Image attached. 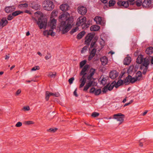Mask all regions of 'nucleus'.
<instances>
[{"label":"nucleus","instance_id":"32","mask_svg":"<svg viewBox=\"0 0 153 153\" xmlns=\"http://www.w3.org/2000/svg\"><path fill=\"white\" fill-rule=\"evenodd\" d=\"M101 93V90L100 88L97 89H95V92L94 93V95L96 96L99 95Z\"/></svg>","mask_w":153,"mask_h":153},{"label":"nucleus","instance_id":"3","mask_svg":"<svg viewBox=\"0 0 153 153\" xmlns=\"http://www.w3.org/2000/svg\"><path fill=\"white\" fill-rule=\"evenodd\" d=\"M86 19L85 16H80L77 19V22L76 23V27H74L73 29H79L78 27L81 26L83 27L85 25L87 26L89 25H86Z\"/></svg>","mask_w":153,"mask_h":153},{"label":"nucleus","instance_id":"43","mask_svg":"<svg viewBox=\"0 0 153 153\" xmlns=\"http://www.w3.org/2000/svg\"><path fill=\"white\" fill-rule=\"evenodd\" d=\"M57 129V128H50L47 130V131L49 132H55L56 130Z\"/></svg>","mask_w":153,"mask_h":153},{"label":"nucleus","instance_id":"41","mask_svg":"<svg viewBox=\"0 0 153 153\" xmlns=\"http://www.w3.org/2000/svg\"><path fill=\"white\" fill-rule=\"evenodd\" d=\"M96 70L95 69L91 68V69L90 70V74L89 75H90L91 76H93V75H94V73L95 72Z\"/></svg>","mask_w":153,"mask_h":153},{"label":"nucleus","instance_id":"14","mask_svg":"<svg viewBox=\"0 0 153 153\" xmlns=\"http://www.w3.org/2000/svg\"><path fill=\"white\" fill-rule=\"evenodd\" d=\"M53 29H49V30H47L44 31L43 32V35L45 36L48 37L49 35H51L54 36L55 35V33L53 32Z\"/></svg>","mask_w":153,"mask_h":153},{"label":"nucleus","instance_id":"28","mask_svg":"<svg viewBox=\"0 0 153 153\" xmlns=\"http://www.w3.org/2000/svg\"><path fill=\"white\" fill-rule=\"evenodd\" d=\"M23 13V11L20 10L16 11L12 13V16H13L14 17L21 14Z\"/></svg>","mask_w":153,"mask_h":153},{"label":"nucleus","instance_id":"58","mask_svg":"<svg viewBox=\"0 0 153 153\" xmlns=\"http://www.w3.org/2000/svg\"><path fill=\"white\" fill-rule=\"evenodd\" d=\"M51 56L50 53H48V55L46 56L45 57V58L46 60H48L50 59L51 57Z\"/></svg>","mask_w":153,"mask_h":153},{"label":"nucleus","instance_id":"57","mask_svg":"<svg viewBox=\"0 0 153 153\" xmlns=\"http://www.w3.org/2000/svg\"><path fill=\"white\" fill-rule=\"evenodd\" d=\"M94 56L90 54L88 58V60H91L93 59V58Z\"/></svg>","mask_w":153,"mask_h":153},{"label":"nucleus","instance_id":"2","mask_svg":"<svg viewBox=\"0 0 153 153\" xmlns=\"http://www.w3.org/2000/svg\"><path fill=\"white\" fill-rule=\"evenodd\" d=\"M89 67V65H88L87 64L85 65L80 73V76L83 75L80 79V81L81 83L79 85L80 88L82 87L84 85L86 82L87 79L85 78V75L87 74V73H86V71Z\"/></svg>","mask_w":153,"mask_h":153},{"label":"nucleus","instance_id":"44","mask_svg":"<svg viewBox=\"0 0 153 153\" xmlns=\"http://www.w3.org/2000/svg\"><path fill=\"white\" fill-rule=\"evenodd\" d=\"M14 18V17L13 16H12V13L11 14H10L9 15L7 18V19L9 20H12Z\"/></svg>","mask_w":153,"mask_h":153},{"label":"nucleus","instance_id":"10","mask_svg":"<svg viewBox=\"0 0 153 153\" xmlns=\"http://www.w3.org/2000/svg\"><path fill=\"white\" fill-rule=\"evenodd\" d=\"M94 20L97 24H99L102 26H104L105 25V21L102 20V17L100 16H96L94 19Z\"/></svg>","mask_w":153,"mask_h":153},{"label":"nucleus","instance_id":"63","mask_svg":"<svg viewBox=\"0 0 153 153\" xmlns=\"http://www.w3.org/2000/svg\"><path fill=\"white\" fill-rule=\"evenodd\" d=\"M148 68H145L143 69V71L142 72V74H143L145 75L146 74Z\"/></svg>","mask_w":153,"mask_h":153},{"label":"nucleus","instance_id":"59","mask_svg":"<svg viewBox=\"0 0 153 153\" xmlns=\"http://www.w3.org/2000/svg\"><path fill=\"white\" fill-rule=\"evenodd\" d=\"M89 88V87L87 85H86L84 87L83 91H86L88 90V89Z\"/></svg>","mask_w":153,"mask_h":153},{"label":"nucleus","instance_id":"60","mask_svg":"<svg viewBox=\"0 0 153 153\" xmlns=\"http://www.w3.org/2000/svg\"><path fill=\"white\" fill-rule=\"evenodd\" d=\"M87 79L89 80H91L92 79H94V78L92 76H90V75H89L87 76Z\"/></svg>","mask_w":153,"mask_h":153},{"label":"nucleus","instance_id":"37","mask_svg":"<svg viewBox=\"0 0 153 153\" xmlns=\"http://www.w3.org/2000/svg\"><path fill=\"white\" fill-rule=\"evenodd\" d=\"M131 79L130 82L131 83H134L137 81H139L140 80V79H138L136 77V78H135L134 77H132L131 76Z\"/></svg>","mask_w":153,"mask_h":153},{"label":"nucleus","instance_id":"62","mask_svg":"<svg viewBox=\"0 0 153 153\" xmlns=\"http://www.w3.org/2000/svg\"><path fill=\"white\" fill-rule=\"evenodd\" d=\"M42 6L45 9L47 8V5H46V2L45 3V1L42 3Z\"/></svg>","mask_w":153,"mask_h":153},{"label":"nucleus","instance_id":"35","mask_svg":"<svg viewBox=\"0 0 153 153\" xmlns=\"http://www.w3.org/2000/svg\"><path fill=\"white\" fill-rule=\"evenodd\" d=\"M58 13V11L55 10H53L51 13V19L54 16H57V14Z\"/></svg>","mask_w":153,"mask_h":153},{"label":"nucleus","instance_id":"4","mask_svg":"<svg viewBox=\"0 0 153 153\" xmlns=\"http://www.w3.org/2000/svg\"><path fill=\"white\" fill-rule=\"evenodd\" d=\"M74 13H73L70 14L68 13V29H71L72 27L74 28V26H76L75 23L73 22Z\"/></svg>","mask_w":153,"mask_h":153},{"label":"nucleus","instance_id":"31","mask_svg":"<svg viewBox=\"0 0 153 153\" xmlns=\"http://www.w3.org/2000/svg\"><path fill=\"white\" fill-rule=\"evenodd\" d=\"M109 84H110L109 82L106 85L102 88V91L103 93H106L108 90V86H109Z\"/></svg>","mask_w":153,"mask_h":153},{"label":"nucleus","instance_id":"23","mask_svg":"<svg viewBox=\"0 0 153 153\" xmlns=\"http://www.w3.org/2000/svg\"><path fill=\"white\" fill-rule=\"evenodd\" d=\"M65 17V19L66 22L67 21V11H65V12H63L62 14L59 17V19L61 21H62V18Z\"/></svg>","mask_w":153,"mask_h":153},{"label":"nucleus","instance_id":"49","mask_svg":"<svg viewBox=\"0 0 153 153\" xmlns=\"http://www.w3.org/2000/svg\"><path fill=\"white\" fill-rule=\"evenodd\" d=\"M56 74L55 73L54 74H53L52 72L50 73L48 76L51 78H54L56 76Z\"/></svg>","mask_w":153,"mask_h":153},{"label":"nucleus","instance_id":"19","mask_svg":"<svg viewBox=\"0 0 153 153\" xmlns=\"http://www.w3.org/2000/svg\"><path fill=\"white\" fill-rule=\"evenodd\" d=\"M97 39H96V37L94 38V40L93 39L91 42L90 45V46L89 48V51H90L91 48H96L97 45L96 44V41H97Z\"/></svg>","mask_w":153,"mask_h":153},{"label":"nucleus","instance_id":"25","mask_svg":"<svg viewBox=\"0 0 153 153\" xmlns=\"http://www.w3.org/2000/svg\"><path fill=\"white\" fill-rule=\"evenodd\" d=\"M85 32L83 30L79 33L76 36V38L78 39H82L83 36L85 35Z\"/></svg>","mask_w":153,"mask_h":153},{"label":"nucleus","instance_id":"64","mask_svg":"<svg viewBox=\"0 0 153 153\" xmlns=\"http://www.w3.org/2000/svg\"><path fill=\"white\" fill-rule=\"evenodd\" d=\"M24 12L26 13L29 14L31 15L32 14L31 12L29 10H26L24 11Z\"/></svg>","mask_w":153,"mask_h":153},{"label":"nucleus","instance_id":"9","mask_svg":"<svg viewBox=\"0 0 153 153\" xmlns=\"http://www.w3.org/2000/svg\"><path fill=\"white\" fill-rule=\"evenodd\" d=\"M56 20L54 18L51 19V21L48 22L47 27L50 29H56Z\"/></svg>","mask_w":153,"mask_h":153},{"label":"nucleus","instance_id":"40","mask_svg":"<svg viewBox=\"0 0 153 153\" xmlns=\"http://www.w3.org/2000/svg\"><path fill=\"white\" fill-rule=\"evenodd\" d=\"M142 76V73L141 71H138L137 73H136V76L137 78H138V79H140V78H139L140 77H141Z\"/></svg>","mask_w":153,"mask_h":153},{"label":"nucleus","instance_id":"45","mask_svg":"<svg viewBox=\"0 0 153 153\" xmlns=\"http://www.w3.org/2000/svg\"><path fill=\"white\" fill-rule=\"evenodd\" d=\"M99 113L97 112H93L91 116L94 117H97L99 115Z\"/></svg>","mask_w":153,"mask_h":153},{"label":"nucleus","instance_id":"46","mask_svg":"<svg viewBox=\"0 0 153 153\" xmlns=\"http://www.w3.org/2000/svg\"><path fill=\"white\" fill-rule=\"evenodd\" d=\"M97 49L96 48H93L92 51H91L90 54L95 56V54L96 53Z\"/></svg>","mask_w":153,"mask_h":153},{"label":"nucleus","instance_id":"5","mask_svg":"<svg viewBox=\"0 0 153 153\" xmlns=\"http://www.w3.org/2000/svg\"><path fill=\"white\" fill-rule=\"evenodd\" d=\"M135 0H128V1H122L118 0L117 3V4L118 6L119 7H121V8H127L129 6V2H134Z\"/></svg>","mask_w":153,"mask_h":153},{"label":"nucleus","instance_id":"11","mask_svg":"<svg viewBox=\"0 0 153 153\" xmlns=\"http://www.w3.org/2000/svg\"><path fill=\"white\" fill-rule=\"evenodd\" d=\"M77 11L80 14L82 15H84L87 13V10L86 7L83 6H81L78 7Z\"/></svg>","mask_w":153,"mask_h":153},{"label":"nucleus","instance_id":"16","mask_svg":"<svg viewBox=\"0 0 153 153\" xmlns=\"http://www.w3.org/2000/svg\"><path fill=\"white\" fill-rule=\"evenodd\" d=\"M16 10L15 6L13 5L8 7H6L5 8L4 10L6 13H9L14 11Z\"/></svg>","mask_w":153,"mask_h":153},{"label":"nucleus","instance_id":"22","mask_svg":"<svg viewBox=\"0 0 153 153\" xmlns=\"http://www.w3.org/2000/svg\"><path fill=\"white\" fill-rule=\"evenodd\" d=\"M143 55L141 54L138 56L136 59V62L138 64H141L143 62Z\"/></svg>","mask_w":153,"mask_h":153},{"label":"nucleus","instance_id":"17","mask_svg":"<svg viewBox=\"0 0 153 153\" xmlns=\"http://www.w3.org/2000/svg\"><path fill=\"white\" fill-rule=\"evenodd\" d=\"M34 14L35 18L37 17L38 19V18H42L45 16L44 14L40 11H38L35 12Z\"/></svg>","mask_w":153,"mask_h":153},{"label":"nucleus","instance_id":"7","mask_svg":"<svg viewBox=\"0 0 153 153\" xmlns=\"http://www.w3.org/2000/svg\"><path fill=\"white\" fill-rule=\"evenodd\" d=\"M125 117V115L121 113L114 114L113 115V118L116 119L117 121H119L120 122V124L123 121Z\"/></svg>","mask_w":153,"mask_h":153},{"label":"nucleus","instance_id":"61","mask_svg":"<svg viewBox=\"0 0 153 153\" xmlns=\"http://www.w3.org/2000/svg\"><path fill=\"white\" fill-rule=\"evenodd\" d=\"M25 123L27 125H30L31 124H33L34 123H33V121H28L25 122Z\"/></svg>","mask_w":153,"mask_h":153},{"label":"nucleus","instance_id":"29","mask_svg":"<svg viewBox=\"0 0 153 153\" xmlns=\"http://www.w3.org/2000/svg\"><path fill=\"white\" fill-rule=\"evenodd\" d=\"M67 6V3L62 4L59 7L60 9L63 12H65V11L66 10V11H67V7H66L65 9V6Z\"/></svg>","mask_w":153,"mask_h":153},{"label":"nucleus","instance_id":"21","mask_svg":"<svg viewBox=\"0 0 153 153\" xmlns=\"http://www.w3.org/2000/svg\"><path fill=\"white\" fill-rule=\"evenodd\" d=\"M131 58L130 57H126L123 60V63L124 65H128L131 62Z\"/></svg>","mask_w":153,"mask_h":153},{"label":"nucleus","instance_id":"50","mask_svg":"<svg viewBox=\"0 0 153 153\" xmlns=\"http://www.w3.org/2000/svg\"><path fill=\"white\" fill-rule=\"evenodd\" d=\"M19 6H22V7L27 8L28 7V4L26 3H25L24 4H21L19 5Z\"/></svg>","mask_w":153,"mask_h":153},{"label":"nucleus","instance_id":"1","mask_svg":"<svg viewBox=\"0 0 153 153\" xmlns=\"http://www.w3.org/2000/svg\"><path fill=\"white\" fill-rule=\"evenodd\" d=\"M33 20H35L38 25L39 29H46L48 25V18L46 15L42 18H38V20L36 18L32 17Z\"/></svg>","mask_w":153,"mask_h":153},{"label":"nucleus","instance_id":"18","mask_svg":"<svg viewBox=\"0 0 153 153\" xmlns=\"http://www.w3.org/2000/svg\"><path fill=\"white\" fill-rule=\"evenodd\" d=\"M150 63L149 60L148 58H145L144 59L143 62L142 63L143 65L144 66L145 68H148V66Z\"/></svg>","mask_w":153,"mask_h":153},{"label":"nucleus","instance_id":"48","mask_svg":"<svg viewBox=\"0 0 153 153\" xmlns=\"http://www.w3.org/2000/svg\"><path fill=\"white\" fill-rule=\"evenodd\" d=\"M48 91H46L45 93V99L46 101H48L49 100L50 96L49 95Z\"/></svg>","mask_w":153,"mask_h":153},{"label":"nucleus","instance_id":"38","mask_svg":"<svg viewBox=\"0 0 153 153\" xmlns=\"http://www.w3.org/2000/svg\"><path fill=\"white\" fill-rule=\"evenodd\" d=\"M87 62V61L86 60H84L82 61L80 63L79 66L80 68H82L83 66Z\"/></svg>","mask_w":153,"mask_h":153},{"label":"nucleus","instance_id":"13","mask_svg":"<svg viewBox=\"0 0 153 153\" xmlns=\"http://www.w3.org/2000/svg\"><path fill=\"white\" fill-rule=\"evenodd\" d=\"M152 0H144L143 2V7L144 8H149L151 7Z\"/></svg>","mask_w":153,"mask_h":153},{"label":"nucleus","instance_id":"53","mask_svg":"<svg viewBox=\"0 0 153 153\" xmlns=\"http://www.w3.org/2000/svg\"><path fill=\"white\" fill-rule=\"evenodd\" d=\"M74 78L73 77H71L68 80V82L70 84H71L73 83V81L74 80Z\"/></svg>","mask_w":153,"mask_h":153},{"label":"nucleus","instance_id":"26","mask_svg":"<svg viewBox=\"0 0 153 153\" xmlns=\"http://www.w3.org/2000/svg\"><path fill=\"white\" fill-rule=\"evenodd\" d=\"M115 82H116L115 81L113 82L110 84H109V86H108V91H111L113 89L114 87H115L116 85L115 84Z\"/></svg>","mask_w":153,"mask_h":153},{"label":"nucleus","instance_id":"6","mask_svg":"<svg viewBox=\"0 0 153 153\" xmlns=\"http://www.w3.org/2000/svg\"><path fill=\"white\" fill-rule=\"evenodd\" d=\"M95 36L94 33H91L88 34L85 37V44L88 45H89L90 43Z\"/></svg>","mask_w":153,"mask_h":153},{"label":"nucleus","instance_id":"56","mask_svg":"<svg viewBox=\"0 0 153 153\" xmlns=\"http://www.w3.org/2000/svg\"><path fill=\"white\" fill-rule=\"evenodd\" d=\"M22 123L21 122H19L16 125V126L17 127H20L22 126Z\"/></svg>","mask_w":153,"mask_h":153},{"label":"nucleus","instance_id":"52","mask_svg":"<svg viewBox=\"0 0 153 153\" xmlns=\"http://www.w3.org/2000/svg\"><path fill=\"white\" fill-rule=\"evenodd\" d=\"M90 22L89 21H88L87 22V23H86V25H87L88 24L89 25H88L87 26H86L84 25V26H83V27H82V29H86L88 27L89 25H90Z\"/></svg>","mask_w":153,"mask_h":153},{"label":"nucleus","instance_id":"8","mask_svg":"<svg viewBox=\"0 0 153 153\" xmlns=\"http://www.w3.org/2000/svg\"><path fill=\"white\" fill-rule=\"evenodd\" d=\"M46 2V5H47V8L45 10L48 11L52 10L54 7V5L53 2L49 0H45V3Z\"/></svg>","mask_w":153,"mask_h":153},{"label":"nucleus","instance_id":"20","mask_svg":"<svg viewBox=\"0 0 153 153\" xmlns=\"http://www.w3.org/2000/svg\"><path fill=\"white\" fill-rule=\"evenodd\" d=\"M100 60L102 64L105 66L107 63L108 60L106 56H104L100 58Z\"/></svg>","mask_w":153,"mask_h":153},{"label":"nucleus","instance_id":"15","mask_svg":"<svg viewBox=\"0 0 153 153\" xmlns=\"http://www.w3.org/2000/svg\"><path fill=\"white\" fill-rule=\"evenodd\" d=\"M30 7L35 10H39L40 9V5L36 2L33 1L30 5Z\"/></svg>","mask_w":153,"mask_h":153},{"label":"nucleus","instance_id":"47","mask_svg":"<svg viewBox=\"0 0 153 153\" xmlns=\"http://www.w3.org/2000/svg\"><path fill=\"white\" fill-rule=\"evenodd\" d=\"M90 29H100V27L99 25H94L91 26Z\"/></svg>","mask_w":153,"mask_h":153},{"label":"nucleus","instance_id":"33","mask_svg":"<svg viewBox=\"0 0 153 153\" xmlns=\"http://www.w3.org/2000/svg\"><path fill=\"white\" fill-rule=\"evenodd\" d=\"M131 77V76L130 75H128V76L126 77V79L124 81V83H125L126 85H128V84L127 83L129 82H130Z\"/></svg>","mask_w":153,"mask_h":153},{"label":"nucleus","instance_id":"42","mask_svg":"<svg viewBox=\"0 0 153 153\" xmlns=\"http://www.w3.org/2000/svg\"><path fill=\"white\" fill-rule=\"evenodd\" d=\"M89 45H86L82 49L81 51V53H83L84 51L86 50L87 48H88Z\"/></svg>","mask_w":153,"mask_h":153},{"label":"nucleus","instance_id":"30","mask_svg":"<svg viewBox=\"0 0 153 153\" xmlns=\"http://www.w3.org/2000/svg\"><path fill=\"white\" fill-rule=\"evenodd\" d=\"M60 27H62V29H67V24L66 22L62 21L61 22Z\"/></svg>","mask_w":153,"mask_h":153},{"label":"nucleus","instance_id":"54","mask_svg":"<svg viewBox=\"0 0 153 153\" xmlns=\"http://www.w3.org/2000/svg\"><path fill=\"white\" fill-rule=\"evenodd\" d=\"M95 88L92 87L91 88L89 91V93L92 94H94V93L95 92Z\"/></svg>","mask_w":153,"mask_h":153},{"label":"nucleus","instance_id":"39","mask_svg":"<svg viewBox=\"0 0 153 153\" xmlns=\"http://www.w3.org/2000/svg\"><path fill=\"white\" fill-rule=\"evenodd\" d=\"M107 81V79H106L102 78L101 80L100 84H102L103 86H104L106 85Z\"/></svg>","mask_w":153,"mask_h":153},{"label":"nucleus","instance_id":"12","mask_svg":"<svg viewBox=\"0 0 153 153\" xmlns=\"http://www.w3.org/2000/svg\"><path fill=\"white\" fill-rule=\"evenodd\" d=\"M119 73L116 70H112L109 74V77L112 79H114L118 76Z\"/></svg>","mask_w":153,"mask_h":153},{"label":"nucleus","instance_id":"51","mask_svg":"<svg viewBox=\"0 0 153 153\" xmlns=\"http://www.w3.org/2000/svg\"><path fill=\"white\" fill-rule=\"evenodd\" d=\"M39 66H37L34 67L32 68L31 70V71H35L36 70H39Z\"/></svg>","mask_w":153,"mask_h":153},{"label":"nucleus","instance_id":"55","mask_svg":"<svg viewBox=\"0 0 153 153\" xmlns=\"http://www.w3.org/2000/svg\"><path fill=\"white\" fill-rule=\"evenodd\" d=\"M23 109L25 111H28L30 110V108L29 106H24L23 108Z\"/></svg>","mask_w":153,"mask_h":153},{"label":"nucleus","instance_id":"36","mask_svg":"<svg viewBox=\"0 0 153 153\" xmlns=\"http://www.w3.org/2000/svg\"><path fill=\"white\" fill-rule=\"evenodd\" d=\"M116 3V1L114 0H110L108 2V6L109 7L113 6Z\"/></svg>","mask_w":153,"mask_h":153},{"label":"nucleus","instance_id":"27","mask_svg":"<svg viewBox=\"0 0 153 153\" xmlns=\"http://www.w3.org/2000/svg\"><path fill=\"white\" fill-rule=\"evenodd\" d=\"M145 52L147 54H152L153 53V48L152 47H150L146 48Z\"/></svg>","mask_w":153,"mask_h":153},{"label":"nucleus","instance_id":"34","mask_svg":"<svg viewBox=\"0 0 153 153\" xmlns=\"http://www.w3.org/2000/svg\"><path fill=\"white\" fill-rule=\"evenodd\" d=\"M136 5L138 7H139L141 6H143L142 0H137L135 1Z\"/></svg>","mask_w":153,"mask_h":153},{"label":"nucleus","instance_id":"24","mask_svg":"<svg viewBox=\"0 0 153 153\" xmlns=\"http://www.w3.org/2000/svg\"><path fill=\"white\" fill-rule=\"evenodd\" d=\"M124 81L122 79H119L117 82H115L116 85L115 88H118L120 86L123 85L124 84Z\"/></svg>","mask_w":153,"mask_h":153}]
</instances>
